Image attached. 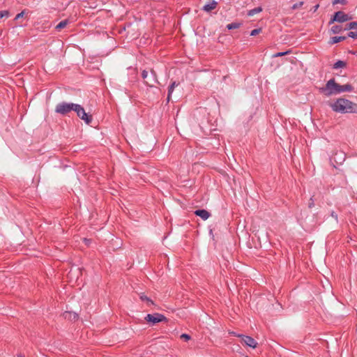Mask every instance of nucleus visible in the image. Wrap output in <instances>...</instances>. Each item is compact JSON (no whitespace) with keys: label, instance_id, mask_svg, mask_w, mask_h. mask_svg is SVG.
Here are the masks:
<instances>
[{"label":"nucleus","instance_id":"f257e3e1","mask_svg":"<svg viewBox=\"0 0 357 357\" xmlns=\"http://www.w3.org/2000/svg\"><path fill=\"white\" fill-rule=\"evenodd\" d=\"M333 111L341 114H357V104L349 100L340 98L329 104Z\"/></svg>","mask_w":357,"mask_h":357},{"label":"nucleus","instance_id":"f03ea898","mask_svg":"<svg viewBox=\"0 0 357 357\" xmlns=\"http://www.w3.org/2000/svg\"><path fill=\"white\" fill-rule=\"evenodd\" d=\"M353 90V86L349 84L340 85L335 82L334 79L328 80L325 86L320 89V91L326 96L340 94L343 92H350Z\"/></svg>","mask_w":357,"mask_h":357},{"label":"nucleus","instance_id":"7ed1b4c3","mask_svg":"<svg viewBox=\"0 0 357 357\" xmlns=\"http://www.w3.org/2000/svg\"><path fill=\"white\" fill-rule=\"evenodd\" d=\"M74 112H76L77 116H79L82 120H83L86 124H90L92 121V116L87 114L84 107H82L80 105L75 104L74 106Z\"/></svg>","mask_w":357,"mask_h":357},{"label":"nucleus","instance_id":"20e7f679","mask_svg":"<svg viewBox=\"0 0 357 357\" xmlns=\"http://www.w3.org/2000/svg\"><path fill=\"white\" fill-rule=\"evenodd\" d=\"M75 103L61 102L56 106L55 112L58 114L66 115L70 111H73Z\"/></svg>","mask_w":357,"mask_h":357},{"label":"nucleus","instance_id":"39448f33","mask_svg":"<svg viewBox=\"0 0 357 357\" xmlns=\"http://www.w3.org/2000/svg\"><path fill=\"white\" fill-rule=\"evenodd\" d=\"M142 77L144 79V82L149 86H153L158 82L156 73L153 69L151 70L150 75L146 70H144L142 73Z\"/></svg>","mask_w":357,"mask_h":357},{"label":"nucleus","instance_id":"423d86ee","mask_svg":"<svg viewBox=\"0 0 357 357\" xmlns=\"http://www.w3.org/2000/svg\"><path fill=\"white\" fill-rule=\"evenodd\" d=\"M145 319L148 322L156 324L162 321H166V317L162 314H147Z\"/></svg>","mask_w":357,"mask_h":357},{"label":"nucleus","instance_id":"0eeeda50","mask_svg":"<svg viewBox=\"0 0 357 357\" xmlns=\"http://www.w3.org/2000/svg\"><path fill=\"white\" fill-rule=\"evenodd\" d=\"M349 19L350 17H349L348 15L345 14L344 12L338 11L335 13L333 18L331 20L330 23L331 24L334 22H344Z\"/></svg>","mask_w":357,"mask_h":357},{"label":"nucleus","instance_id":"6e6552de","mask_svg":"<svg viewBox=\"0 0 357 357\" xmlns=\"http://www.w3.org/2000/svg\"><path fill=\"white\" fill-rule=\"evenodd\" d=\"M238 337H241L242 342L247 346L252 347V348L257 347V342L252 337L243 335H238Z\"/></svg>","mask_w":357,"mask_h":357},{"label":"nucleus","instance_id":"1a4fd4ad","mask_svg":"<svg viewBox=\"0 0 357 357\" xmlns=\"http://www.w3.org/2000/svg\"><path fill=\"white\" fill-rule=\"evenodd\" d=\"M345 30H351L349 33L348 36L357 38V22H350L348 26L344 29Z\"/></svg>","mask_w":357,"mask_h":357},{"label":"nucleus","instance_id":"9d476101","mask_svg":"<svg viewBox=\"0 0 357 357\" xmlns=\"http://www.w3.org/2000/svg\"><path fill=\"white\" fill-rule=\"evenodd\" d=\"M195 214L199 216L202 220H206L210 217V213L204 209L197 210Z\"/></svg>","mask_w":357,"mask_h":357},{"label":"nucleus","instance_id":"9b49d317","mask_svg":"<svg viewBox=\"0 0 357 357\" xmlns=\"http://www.w3.org/2000/svg\"><path fill=\"white\" fill-rule=\"evenodd\" d=\"M217 5H218V3L215 1L213 0V1H210L208 3L206 4L204 6L203 10L206 12H210L212 10L215 9L216 8Z\"/></svg>","mask_w":357,"mask_h":357},{"label":"nucleus","instance_id":"f8f14e48","mask_svg":"<svg viewBox=\"0 0 357 357\" xmlns=\"http://www.w3.org/2000/svg\"><path fill=\"white\" fill-rule=\"evenodd\" d=\"M346 39L345 36H335L331 38V44H335Z\"/></svg>","mask_w":357,"mask_h":357},{"label":"nucleus","instance_id":"ddd939ff","mask_svg":"<svg viewBox=\"0 0 357 357\" xmlns=\"http://www.w3.org/2000/svg\"><path fill=\"white\" fill-rule=\"evenodd\" d=\"M68 20H63L61 22H60L56 26V29L57 30H61L63 28H65L68 24Z\"/></svg>","mask_w":357,"mask_h":357},{"label":"nucleus","instance_id":"4468645a","mask_svg":"<svg viewBox=\"0 0 357 357\" xmlns=\"http://www.w3.org/2000/svg\"><path fill=\"white\" fill-rule=\"evenodd\" d=\"M178 86V84L176 83V82H174L169 87V90H168V96H167V101H169L170 100V96L174 89V88L176 86Z\"/></svg>","mask_w":357,"mask_h":357},{"label":"nucleus","instance_id":"2eb2a0df","mask_svg":"<svg viewBox=\"0 0 357 357\" xmlns=\"http://www.w3.org/2000/svg\"><path fill=\"white\" fill-rule=\"evenodd\" d=\"M346 66V63L343 61H337L333 64L334 69H338Z\"/></svg>","mask_w":357,"mask_h":357},{"label":"nucleus","instance_id":"dca6fc26","mask_svg":"<svg viewBox=\"0 0 357 357\" xmlns=\"http://www.w3.org/2000/svg\"><path fill=\"white\" fill-rule=\"evenodd\" d=\"M261 10H262V8L261 7H257V8H255L254 9L249 10L248 15L249 16H253L254 15L261 12Z\"/></svg>","mask_w":357,"mask_h":357},{"label":"nucleus","instance_id":"f3484780","mask_svg":"<svg viewBox=\"0 0 357 357\" xmlns=\"http://www.w3.org/2000/svg\"><path fill=\"white\" fill-rule=\"evenodd\" d=\"M140 299L142 301L146 302L147 305H153V301L144 294L140 295Z\"/></svg>","mask_w":357,"mask_h":357},{"label":"nucleus","instance_id":"a211bd4d","mask_svg":"<svg viewBox=\"0 0 357 357\" xmlns=\"http://www.w3.org/2000/svg\"><path fill=\"white\" fill-rule=\"evenodd\" d=\"M342 28L340 25H334L331 27V31L333 33H339L341 32Z\"/></svg>","mask_w":357,"mask_h":357},{"label":"nucleus","instance_id":"6ab92c4d","mask_svg":"<svg viewBox=\"0 0 357 357\" xmlns=\"http://www.w3.org/2000/svg\"><path fill=\"white\" fill-rule=\"evenodd\" d=\"M240 25L241 24L239 23H236V22H234V23H231V24H229L227 25V28L229 30L231 29H238L240 27Z\"/></svg>","mask_w":357,"mask_h":357},{"label":"nucleus","instance_id":"aec40b11","mask_svg":"<svg viewBox=\"0 0 357 357\" xmlns=\"http://www.w3.org/2000/svg\"><path fill=\"white\" fill-rule=\"evenodd\" d=\"M291 52V51H286V52H278L276 54H275L273 57H279V56H284V55H287V54H289V53Z\"/></svg>","mask_w":357,"mask_h":357},{"label":"nucleus","instance_id":"412c9836","mask_svg":"<svg viewBox=\"0 0 357 357\" xmlns=\"http://www.w3.org/2000/svg\"><path fill=\"white\" fill-rule=\"evenodd\" d=\"M303 3H304L303 1H300L298 3H296L292 6L291 9L292 10L298 9L303 6Z\"/></svg>","mask_w":357,"mask_h":357},{"label":"nucleus","instance_id":"4be33fe9","mask_svg":"<svg viewBox=\"0 0 357 357\" xmlns=\"http://www.w3.org/2000/svg\"><path fill=\"white\" fill-rule=\"evenodd\" d=\"M260 32H261V29H253L250 33V36H256L257 34L259 33Z\"/></svg>","mask_w":357,"mask_h":357},{"label":"nucleus","instance_id":"5701e85b","mask_svg":"<svg viewBox=\"0 0 357 357\" xmlns=\"http://www.w3.org/2000/svg\"><path fill=\"white\" fill-rule=\"evenodd\" d=\"M9 15V13L7 10H3L0 12V18L3 17H8Z\"/></svg>","mask_w":357,"mask_h":357},{"label":"nucleus","instance_id":"b1692460","mask_svg":"<svg viewBox=\"0 0 357 357\" xmlns=\"http://www.w3.org/2000/svg\"><path fill=\"white\" fill-rule=\"evenodd\" d=\"M314 201L313 198L311 197L308 202V207L310 208H312V207H314Z\"/></svg>","mask_w":357,"mask_h":357},{"label":"nucleus","instance_id":"393cba45","mask_svg":"<svg viewBox=\"0 0 357 357\" xmlns=\"http://www.w3.org/2000/svg\"><path fill=\"white\" fill-rule=\"evenodd\" d=\"M181 338L184 339L185 340L188 341V340H190V336L188 334L184 333L181 335Z\"/></svg>","mask_w":357,"mask_h":357},{"label":"nucleus","instance_id":"a878e982","mask_svg":"<svg viewBox=\"0 0 357 357\" xmlns=\"http://www.w3.org/2000/svg\"><path fill=\"white\" fill-rule=\"evenodd\" d=\"M24 11H22V12H21V13H18V14L15 16V20H18V19H20V18L24 16Z\"/></svg>","mask_w":357,"mask_h":357},{"label":"nucleus","instance_id":"bb28decb","mask_svg":"<svg viewBox=\"0 0 357 357\" xmlns=\"http://www.w3.org/2000/svg\"><path fill=\"white\" fill-rule=\"evenodd\" d=\"M345 2V0H334L333 3L337 4V3H344Z\"/></svg>","mask_w":357,"mask_h":357},{"label":"nucleus","instance_id":"cd10ccee","mask_svg":"<svg viewBox=\"0 0 357 357\" xmlns=\"http://www.w3.org/2000/svg\"><path fill=\"white\" fill-rule=\"evenodd\" d=\"M331 215L337 222V215L334 211L331 212Z\"/></svg>","mask_w":357,"mask_h":357},{"label":"nucleus","instance_id":"c85d7f7f","mask_svg":"<svg viewBox=\"0 0 357 357\" xmlns=\"http://www.w3.org/2000/svg\"><path fill=\"white\" fill-rule=\"evenodd\" d=\"M230 333H231V335H235V336H237V337H238V334H236V333H234V332H231Z\"/></svg>","mask_w":357,"mask_h":357},{"label":"nucleus","instance_id":"c756f323","mask_svg":"<svg viewBox=\"0 0 357 357\" xmlns=\"http://www.w3.org/2000/svg\"><path fill=\"white\" fill-rule=\"evenodd\" d=\"M78 318L77 314H75L73 319H76Z\"/></svg>","mask_w":357,"mask_h":357},{"label":"nucleus","instance_id":"7c9ffc66","mask_svg":"<svg viewBox=\"0 0 357 357\" xmlns=\"http://www.w3.org/2000/svg\"><path fill=\"white\" fill-rule=\"evenodd\" d=\"M17 357H24V356L22 354H20L17 355Z\"/></svg>","mask_w":357,"mask_h":357},{"label":"nucleus","instance_id":"2f4dec72","mask_svg":"<svg viewBox=\"0 0 357 357\" xmlns=\"http://www.w3.org/2000/svg\"><path fill=\"white\" fill-rule=\"evenodd\" d=\"M318 7H319V5L315 6H314V10H316L318 8Z\"/></svg>","mask_w":357,"mask_h":357}]
</instances>
